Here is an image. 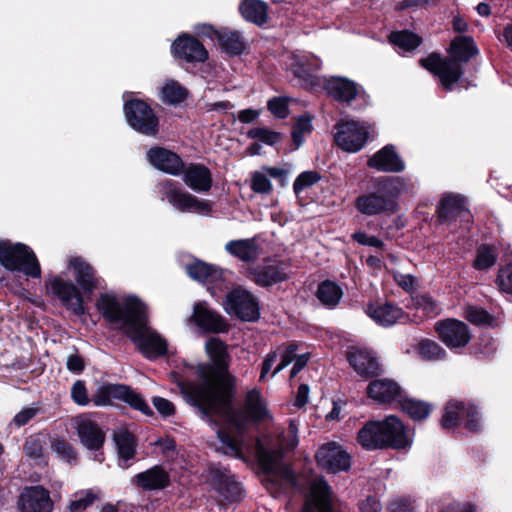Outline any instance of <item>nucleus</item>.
Here are the masks:
<instances>
[{
  "label": "nucleus",
  "mask_w": 512,
  "mask_h": 512,
  "mask_svg": "<svg viewBox=\"0 0 512 512\" xmlns=\"http://www.w3.org/2000/svg\"><path fill=\"white\" fill-rule=\"evenodd\" d=\"M96 308L111 325H117L148 360L167 355L168 342L156 330L148 326L147 306L137 296L129 295L120 302L115 295L103 293Z\"/></svg>",
  "instance_id": "1"
},
{
  "label": "nucleus",
  "mask_w": 512,
  "mask_h": 512,
  "mask_svg": "<svg viewBox=\"0 0 512 512\" xmlns=\"http://www.w3.org/2000/svg\"><path fill=\"white\" fill-rule=\"evenodd\" d=\"M206 352L210 362L197 364V379L178 383L183 399L193 408L207 400L227 405L237 382L236 376L230 372L231 356L223 340L210 338L206 342Z\"/></svg>",
  "instance_id": "2"
},
{
  "label": "nucleus",
  "mask_w": 512,
  "mask_h": 512,
  "mask_svg": "<svg viewBox=\"0 0 512 512\" xmlns=\"http://www.w3.org/2000/svg\"><path fill=\"white\" fill-rule=\"evenodd\" d=\"M447 52L449 57L432 52L427 57L421 58L419 64L439 79L444 90L452 91L454 84L459 82L464 74L461 63L470 61L479 53V50L473 37L456 36L451 40Z\"/></svg>",
  "instance_id": "3"
},
{
  "label": "nucleus",
  "mask_w": 512,
  "mask_h": 512,
  "mask_svg": "<svg viewBox=\"0 0 512 512\" xmlns=\"http://www.w3.org/2000/svg\"><path fill=\"white\" fill-rule=\"evenodd\" d=\"M236 390L237 384L227 405L222 406L212 400H207L195 409L203 419L208 421H213L214 417H224L243 434L247 431L248 424H259L271 417L267 403L257 388L246 393L243 410H236L233 406Z\"/></svg>",
  "instance_id": "4"
},
{
  "label": "nucleus",
  "mask_w": 512,
  "mask_h": 512,
  "mask_svg": "<svg viewBox=\"0 0 512 512\" xmlns=\"http://www.w3.org/2000/svg\"><path fill=\"white\" fill-rule=\"evenodd\" d=\"M370 182L373 191L355 199L356 209L368 216L397 213L400 196L411 187L410 179L401 176L373 177Z\"/></svg>",
  "instance_id": "5"
},
{
  "label": "nucleus",
  "mask_w": 512,
  "mask_h": 512,
  "mask_svg": "<svg viewBox=\"0 0 512 512\" xmlns=\"http://www.w3.org/2000/svg\"><path fill=\"white\" fill-rule=\"evenodd\" d=\"M356 441L366 451L405 450L412 445L405 424L395 415L365 422L357 432Z\"/></svg>",
  "instance_id": "6"
},
{
  "label": "nucleus",
  "mask_w": 512,
  "mask_h": 512,
  "mask_svg": "<svg viewBox=\"0 0 512 512\" xmlns=\"http://www.w3.org/2000/svg\"><path fill=\"white\" fill-rule=\"evenodd\" d=\"M0 265L8 271L22 272L31 278L41 277V266L36 254L24 243L0 239Z\"/></svg>",
  "instance_id": "7"
},
{
  "label": "nucleus",
  "mask_w": 512,
  "mask_h": 512,
  "mask_svg": "<svg viewBox=\"0 0 512 512\" xmlns=\"http://www.w3.org/2000/svg\"><path fill=\"white\" fill-rule=\"evenodd\" d=\"M462 422L464 428L472 433H479L482 429L481 415L478 406L474 403L451 399L444 408L440 419V426L446 432H454Z\"/></svg>",
  "instance_id": "8"
},
{
  "label": "nucleus",
  "mask_w": 512,
  "mask_h": 512,
  "mask_svg": "<svg viewBox=\"0 0 512 512\" xmlns=\"http://www.w3.org/2000/svg\"><path fill=\"white\" fill-rule=\"evenodd\" d=\"M123 113L128 126L135 132L156 137L160 132V117L152 106L140 98L124 101Z\"/></svg>",
  "instance_id": "9"
},
{
  "label": "nucleus",
  "mask_w": 512,
  "mask_h": 512,
  "mask_svg": "<svg viewBox=\"0 0 512 512\" xmlns=\"http://www.w3.org/2000/svg\"><path fill=\"white\" fill-rule=\"evenodd\" d=\"M222 306L228 315L243 322H257L261 315L257 297L242 286L227 292Z\"/></svg>",
  "instance_id": "10"
},
{
  "label": "nucleus",
  "mask_w": 512,
  "mask_h": 512,
  "mask_svg": "<svg viewBox=\"0 0 512 512\" xmlns=\"http://www.w3.org/2000/svg\"><path fill=\"white\" fill-rule=\"evenodd\" d=\"M47 295L57 298L61 304L76 316L86 314L81 290L70 280L59 275H49L45 281Z\"/></svg>",
  "instance_id": "11"
},
{
  "label": "nucleus",
  "mask_w": 512,
  "mask_h": 512,
  "mask_svg": "<svg viewBox=\"0 0 512 512\" xmlns=\"http://www.w3.org/2000/svg\"><path fill=\"white\" fill-rule=\"evenodd\" d=\"M290 260L267 257L262 264L248 270V276L257 286L269 288L289 279Z\"/></svg>",
  "instance_id": "12"
},
{
  "label": "nucleus",
  "mask_w": 512,
  "mask_h": 512,
  "mask_svg": "<svg viewBox=\"0 0 512 512\" xmlns=\"http://www.w3.org/2000/svg\"><path fill=\"white\" fill-rule=\"evenodd\" d=\"M185 269L191 279L206 285L210 294L215 298L228 289L224 270L219 266L195 259L192 263H188Z\"/></svg>",
  "instance_id": "13"
},
{
  "label": "nucleus",
  "mask_w": 512,
  "mask_h": 512,
  "mask_svg": "<svg viewBox=\"0 0 512 512\" xmlns=\"http://www.w3.org/2000/svg\"><path fill=\"white\" fill-rule=\"evenodd\" d=\"M334 129V142L338 148L348 153L359 152L367 143L369 131L358 121L339 120Z\"/></svg>",
  "instance_id": "14"
},
{
  "label": "nucleus",
  "mask_w": 512,
  "mask_h": 512,
  "mask_svg": "<svg viewBox=\"0 0 512 512\" xmlns=\"http://www.w3.org/2000/svg\"><path fill=\"white\" fill-rule=\"evenodd\" d=\"M314 457L317 467L328 474L348 472L352 464V456L335 441L320 445Z\"/></svg>",
  "instance_id": "15"
},
{
  "label": "nucleus",
  "mask_w": 512,
  "mask_h": 512,
  "mask_svg": "<svg viewBox=\"0 0 512 512\" xmlns=\"http://www.w3.org/2000/svg\"><path fill=\"white\" fill-rule=\"evenodd\" d=\"M255 455L262 473L265 475H280L291 484L296 483V475L293 469L281 464L284 456L282 449L267 448L260 439L255 444Z\"/></svg>",
  "instance_id": "16"
},
{
  "label": "nucleus",
  "mask_w": 512,
  "mask_h": 512,
  "mask_svg": "<svg viewBox=\"0 0 512 512\" xmlns=\"http://www.w3.org/2000/svg\"><path fill=\"white\" fill-rule=\"evenodd\" d=\"M434 331L438 339L452 351L466 347L472 338L469 326L455 318L438 320L434 324Z\"/></svg>",
  "instance_id": "17"
},
{
  "label": "nucleus",
  "mask_w": 512,
  "mask_h": 512,
  "mask_svg": "<svg viewBox=\"0 0 512 512\" xmlns=\"http://www.w3.org/2000/svg\"><path fill=\"white\" fill-rule=\"evenodd\" d=\"M164 196L168 202L181 212L207 213L211 211L208 201L199 200L196 196L181 189L179 182L166 179L162 183Z\"/></svg>",
  "instance_id": "18"
},
{
  "label": "nucleus",
  "mask_w": 512,
  "mask_h": 512,
  "mask_svg": "<svg viewBox=\"0 0 512 512\" xmlns=\"http://www.w3.org/2000/svg\"><path fill=\"white\" fill-rule=\"evenodd\" d=\"M189 320L207 334L227 333L230 330L227 319L218 311L209 307L205 301H198L194 304Z\"/></svg>",
  "instance_id": "19"
},
{
  "label": "nucleus",
  "mask_w": 512,
  "mask_h": 512,
  "mask_svg": "<svg viewBox=\"0 0 512 512\" xmlns=\"http://www.w3.org/2000/svg\"><path fill=\"white\" fill-rule=\"evenodd\" d=\"M467 216V224H473V216L466 207V198L459 194H445L436 207V223L439 225H451L458 216Z\"/></svg>",
  "instance_id": "20"
},
{
  "label": "nucleus",
  "mask_w": 512,
  "mask_h": 512,
  "mask_svg": "<svg viewBox=\"0 0 512 512\" xmlns=\"http://www.w3.org/2000/svg\"><path fill=\"white\" fill-rule=\"evenodd\" d=\"M174 58L187 63H204L209 58L208 50L203 43L189 33H181L171 44Z\"/></svg>",
  "instance_id": "21"
},
{
  "label": "nucleus",
  "mask_w": 512,
  "mask_h": 512,
  "mask_svg": "<svg viewBox=\"0 0 512 512\" xmlns=\"http://www.w3.org/2000/svg\"><path fill=\"white\" fill-rule=\"evenodd\" d=\"M346 360L357 375L363 379H373L383 373L376 354L366 348L351 347L347 351Z\"/></svg>",
  "instance_id": "22"
},
{
  "label": "nucleus",
  "mask_w": 512,
  "mask_h": 512,
  "mask_svg": "<svg viewBox=\"0 0 512 512\" xmlns=\"http://www.w3.org/2000/svg\"><path fill=\"white\" fill-rule=\"evenodd\" d=\"M320 68L318 59L303 56L295 57L289 70L303 89L312 91L321 86V79L318 76Z\"/></svg>",
  "instance_id": "23"
},
{
  "label": "nucleus",
  "mask_w": 512,
  "mask_h": 512,
  "mask_svg": "<svg viewBox=\"0 0 512 512\" xmlns=\"http://www.w3.org/2000/svg\"><path fill=\"white\" fill-rule=\"evenodd\" d=\"M146 159L155 169L172 176L181 175L185 165L178 153L162 146L148 149Z\"/></svg>",
  "instance_id": "24"
},
{
  "label": "nucleus",
  "mask_w": 512,
  "mask_h": 512,
  "mask_svg": "<svg viewBox=\"0 0 512 512\" xmlns=\"http://www.w3.org/2000/svg\"><path fill=\"white\" fill-rule=\"evenodd\" d=\"M209 472L212 487L225 501L228 503L241 501V485L228 470L220 467H211Z\"/></svg>",
  "instance_id": "25"
},
{
  "label": "nucleus",
  "mask_w": 512,
  "mask_h": 512,
  "mask_svg": "<svg viewBox=\"0 0 512 512\" xmlns=\"http://www.w3.org/2000/svg\"><path fill=\"white\" fill-rule=\"evenodd\" d=\"M17 505L21 512H52L53 510L49 490L41 485L25 487Z\"/></svg>",
  "instance_id": "26"
},
{
  "label": "nucleus",
  "mask_w": 512,
  "mask_h": 512,
  "mask_svg": "<svg viewBox=\"0 0 512 512\" xmlns=\"http://www.w3.org/2000/svg\"><path fill=\"white\" fill-rule=\"evenodd\" d=\"M68 267L73 270V275L82 294L92 295L100 286V277L95 268L80 256L71 257Z\"/></svg>",
  "instance_id": "27"
},
{
  "label": "nucleus",
  "mask_w": 512,
  "mask_h": 512,
  "mask_svg": "<svg viewBox=\"0 0 512 512\" xmlns=\"http://www.w3.org/2000/svg\"><path fill=\"white\" fill-rule=\"evenodd\" d=\"M301 512H334L331 487L326 480L321 479L311 486Z\"/></svg>",
  "instance_id": "28"
},
{
  "label": "nucleus",
  "mask_w": 512,
  "mask_h": 512,
  "mask_svg": "<svg viewBox=\"0 0 512 512\" xmlns=\"http://www.w3.org/2000/svg\"><path fill=\"white\" fill-rule=\"evenodd\" d=\"M366 394L372 400L380 404H390L402 398V388L393 379L383 378L370 381L366 388Z\"/></svg>",
  "instance_id": "29"
},
{
  "label": "nucleus",
  "mask_w": 512,
  "mask_h": 512,
  "mask_svg": "<svg viewBox=\"0 0 512 512\" xmlns=\"http://www.w3.org/2000/svg\"><path fill=\"white\" fill-rule=\"evenodd\" d=\"M367 166L377 171L389 173H399L405 169L403 160L392 144H387L375 152L367 160Z\"/></svg>",
  "instance_id": "30"
},
{
  "label": "nucleus",
  "mask_w": 512,
  "mask_h": 512,
  "mask_svg": "<svg viewBox=\"0 0 512 512\" xmlns=\"http://www.w3.org/2000/svg\"><path fill=\"white\" fill-rule=\"evenodd\" d=\"M132 483L143 491L163 490L170 486V474L162 465H154L151 468L136 474Z\"/></svg>",
  "instance_id": "31"
},
{
  "label": "nucleus",
  "mask_w": 512,
  "mask_h": 512,
  "mask_svg": "<svg viewBox=\"0 0 512 512\" xmlns=\"http://www.w3.org/2000/svg\"><path fill=\"white\" fill-rule=\"evenodd\" d=\"M183 181L195 192H208L213 186L210 169L202 163H190L183 168Z\"/></svg>",
  "instance_id": "32"
},
{
  "label": "nucleus",
  "mask_w": 512,
  "mask_h": 512,
  "mask_svg": "<svg viewBox=\"0 0 512 512\" xmlns=\"http://www.w3.org/2000/svg\"><path fill=\"white\" fill-rule=\"evenodd\" d=\"M366 313L375 323L383 327H390L406 316L401 307L388 301L369 303Z\"/></svg>",
  "instance_id": "33"
},
{
  "label": "nucleus",
  "mask_w": 512,
  "mask_h": 512,
  "mask_svg": "<svg viewBox=\"0 0 512 512\" xmlns=\"http://www.w3.org/2000/svg\"><path fill=\"white\" fill-rule=\"evenodd\" d=\"M327 95L340 103H350L358 94L357 84L345 77L333 76L322 84Z\"/></svg>",
  "instance_id": "34"
},
{
  "label": "nucleus",
  "mask_w": 512,
  "mask_h": 512,
  "mask_svg": "<svg viewBox=\"0 0 512 512\" xmlns=\"http://www.w3.org/2000/svg\"><path fill=\"white\" fill-rule=\"evenodd\" d=\"M77 435L81 444L90 451L103 449L106 435L100 425L91 419H83L77 423Z\"/></svg>",
  "instance_id": "35"
},
{
  "label": "nucleus",
  "mask_w": 512,
  "mask_h": 512,
  "mask_svg": "<svg viewBox=\"0 0 512 512\" xmlns=\"http://www.w3.org/2000/svg\"><path fill=\"white\" fill-rule=\"evenodd\" d=\"M114 442L119 457V466L127 469L131 465L129 461L134 459L137 453V438L130 431L123 430L114 434Z\"/></svg>",
  "instance_id": "36"
},
{
  "label": "nucleus",
  "mask_w": 512,
  "mask_h": 512,
  "mask_svg": "<svg viewBox=\"0 0 512 512\" xmlns=\"http://www.w3.org/2000/svg\"><path fill=\"white\" fill-rule=\"evenodd\" d=\"M225 250L245 263L254 262L259 256V245L255 238L231 240L226 243Z\"/></svg>",
  "instance_id": "37"
},
{
  "label": "nucleus",
  "mask_w": 512,
  "mask_h": 512,
  "mask_svg": "<svg viewBox=\"0 0 512 512\" xmlns=\"http://www.w3.org/2000/svg\"><path fill=\"white\" fill-rule=\"evenodd\" d=\"M217 43L221 51L229 57L240 56L246 50V42L241 32L227 27L221 28Z\"/></svg>",
  "instance_id": "38"
},
{
  "label": "nucleus",
  "mask_w": 512,
  "mask_h": 512,
  "mask_svg": "<svg viewBox=\"0 0 512 512\" xmlns=\"http://www.w3.org/2000/svg\"><path fill=\"white\" fill-rule=\"evenodd\" d=\"M239 12L246 21L258 26H262L268 21V5L262 0L241 1Z\"/></svg>",
  "instance_id": "39"
},
{
  "label": "nucleus",
  "mask_w": 512,
  "mask_h": 512,
  "mask_svg": "<svg viewBox=\"0 0 512 512\" xmlns=\"http://www.w3.org/2000/svg\"><path fill=\"white\" fill-rule=\"evenodd\" d=\"M401 411L409 416L413 421L420 422L427 419L432 410V404L424 401L415 399L412 397H403L399 400Z\"/></svg>",
  "instance_id": "40"
},
{
  "label": "nucleus",
  "mask_w": 512,
  "mask_h": 512,
  "mask_svg": "<svg viewBox=\"0 0 512 512\" xmlns=\"http://www.w3.org/2000/svg\"><path fill=\"white\" fill-rule=\"evenodd\" d=\"M498 259V248L494 244L482 243L476 249L472 267L477 271H486L493 267Z\"/></svg>",
  "instance_id": "41"
},
{
  "label": "nucleus",
  "mask_w": 512,
  "mask_h": 512,
  "mask_svg": "<svg viewBox=\"0 0 512 512\" xmlns=\"http://www.w3.org/2000/svg\"><path fill=\"white\" fill-rule=\"evenodd\" d=\"M342 296L343 291L341 287L331 280L322 281L316 291L318 300L328 308L337 306Z\"/></svg>",
  "instance_id": "42"
},
{
  "label": "nucleus",
  "mask_w": 512,
  "mask_h": 512,
  "mask_svg": "<svg viewBox=\"0 0 512 512\" xmlns=\"http://www.w3.org/2000/svg\"><path fill=\"white\" fill-rule=\"evenodd\" d=\"M125 384L104 383L100 385L92 395V402L95 406H107L112 399L120 400Z\"/></svg>",
  "instance_id": "43"
},
{
  "label": "nucleus",
  "mask_w": 512,
  "mask_h": 512,
  "mask_svg": "<svg viewBox=\"0 0 512 512\" xmlns=\"http://www.w3.org/2000/svg\"><path fill=\"white\" fill-rule=\"evenodd\" d=\"M189 96V91L176 80L167 81L161 89V99L168 105L177 106Z\"/></svg>",
  "instance_id": "44"
},
{
  "label": "nucleus",
  "mask_w": 512,
  "mask_h": 512,
  "mask_svg": "<svg viewBox=\"0 0 512 512\" xmlns=\"http://www.w3.org/2000/svg\"><path fill=\"white\" fill-rule=\"evenodd\" d=\"M388 40L391 44L406 52L414 51L423 41L421 36L407 29L391 32Z\"/></svg>",
  "instance_id": "45"
},
{
  "label": "nucleus",
  "mask_w": 512,
  "mask_h": 512,
  "mask_svg": "<svg viewBox=\"0 0 512 512\" xmlns=\"http://www.w3.org/2000/svg\"><path fill=\"white\" fill-rule=\"evenodd\" d=\"M120 401H123L131 409L139 411L147 417L154 416V411L151 409L143 395L132 389L129 385H124Z\"/></svg>",
  "instance_id": "46"
},
{
  "label": "nucleus",
  "mask_w": 512,
  "mask_h": 512,
  "mask_svg": "<svg viewBox=\"0 0 512 512\" xmlns=\"http://www.w3.org/2000/svg\"><path fill=\"white\" fill-rule=\"evenodd\" d=\"M46 436L42 433L31 434L25 439L23 453L29 459L37 461L45 459Z\"/></svg>",
  "instance_id": "47"
},
{
  "label": "nucleus",
  "mask_w": 512,
  "mask_h": 512,
  "mask_svg": "<svg viewBox=\"0 0 512 512\" xmlns=\"http://www.w3.org/2000/svg\"><path fill=\"white\" fill-rule=\"evenodd\" d=\"M312 130V116L307 113L299 116L291 131L293 150H297L304 143V135L311 133Z\"/></svg>",
  "instance_id": "48"
},
{
  "label": "nucleus",
  "mask_w": 512,
  "mask_h": 512,
  "mask_svg": "<svg viewBox=\"0 0 512 512\" xmlns=\"http://www.w3.org/2000/svg\"><path fill=\"white\" fill-rule=\"evenodd\" d=\"M418 353L422 359L428 361L444 360L447 357L446 350L436 341L424 338L418 344Z\"/></svg>",
  "instance_id": "49"
},
{
  "label": "nucleus",
  "mask_w": 512,
  "mask_h": 512,
  "mask_svg": "<svg viewBox=\"0 0 512 512\" xmlns=\"http://www.w3.org/2000/svg\"><path fill=\"white\" fill-rule=\"evenodd\" d=\"M52 450L58 457L69 464H76L78 461V453L73 445L65 438H55L51 442Z\"/></svg>",
  "instance_id": "50"
},
{
  "label": "nucleus",
  "mask_w": 512,
  "mask_h": 512,
  "mask_svg": "<svg viewBox=\"0 0 512 512\" xmlns=\"http://www.w3.org/2000/svg\"><path fill=\"white\" fill-rule=\"evenodd\" d=\"M322 175L317 170H306L301 172L293 183L294 194L298 197L302 191L318 183Z\"/></svg>",
  "instance_id": "51"
},
{
  "label": "nucleus",
  "mask_w": 512,
  "mask_h": 512,
  "mask_svg": "<svg viewBox=\"0 0 512 512\" xmlns=\"http://www.w3.org/2000/svg\"><path fill=\"white\" fill-rule=\"evenodd\" d=\"M247 137L253 140L257 139L269 146H274L282 140V134L280 132L270 130L266 127L251 128L247 132Z\"/></svg>",
  "instance_id": "52"
},
{
  "label": "nucleus",
  "mask_w": 512,
  "mask_h": 512,
  "mask_svg": "<svg viewBox=\"0 0 512 512\" xmlns=\"http://www.w3.org/2000/svg\"><path fill=\"white\" fill-rule=\"evenodd\" d=\"M465 318L474 325H491L494 321L493 316L484 308L477 306H468L465 309Z\"/></svg>",
  "instance_id": "53"
},
{
  "label": "nucleus",
  "mask_w": 512,
  "mask_h": 512,
  "mask_svg": "<svg viewBox=\"0 0 512 512\" xmlns=\"http://www.w3.org/2000/svg\"><path fill=\"white\" fill-rule=\"evenodd\" d=\"M268 110L277 118L285 119L289 114L288 99L286 97H273L267 102Z\"/></svg>",
  "instance_id": "54"
},
{
  "label": "nucleus",
  "mask_w": 512,
  "mask_h": 512,
  "mask_svg": "<svg viewBox=\"0 0 512 512\" xmlns=\"http://www.w3.org/2000/svg\"><path fill=\"white\" fill-rule=\"evenodd\" d=\"M250 187L253 192L258 194H269L273 190L271 181L265 174L259 171L252 174Z\"/></svg>",
  "instance_id": "55"
},
{
  "label": "nucleus",
  "mask_w": 512,
  "mask_h": 512,
  "mask_svg": "<svg viewBox=\"0 0 512 512\" xmlns=\"http://www.w3.org/2000/svg\"><path fill=\"white\" fill-rule=\"evenodd\" d=\"M496 283L501 291L512 294V263L499 269Z\"/></svg>",
  "instance_id": "56"
},
{
  "label": "nucleus",
  "mask_w": 512,
  "mask_h": 512,
  "mask_svg": "<svg viewBox=\"0 0 512 512\" xmlns=\"http://www.w3.org/2000/svg\"><path fill=\"white\" fill-rule=\"evenodd\" d=\"M71 397L73 401L80 406H85L92 402L91 398L88 397L85 382L82 380H77L73 384L71 389Z\"/></svg>",
  "instance_id": "57"
},
{
  "label": "nucleus",
  "mask_w": 512,
  "mask_h": 512,
  "mask_svg": "<svg viewBox=\"0 0 512 512\" xmlns=\"http://www.w3.org/2000/svg\"><path fill=\"white\" fill-rule=\"evenodd\" d=\"M351 238L360 245L370 246L378 249H383L385 244L378 237L369 236L366 232L356 231L351 235Z\"/></svg>",
  "instance_id": "58"
},
{
  "label": "nucleus",
  "mask_w": 512,
  "mask_h": 512,
  "mask_svg": "<svg viewBox=\"0 0 512 512\" xmlns=\"http://www.w3.org/2000/svg\"><path fill=\"white\" fill-rule=\"evenodd\" d=\"M217 434L220 442L225 445L232 454H241V443L234 435H232L229 431L222 429H220Z\"/></svg>",
  "instance_id": "59"
},
{
  "label": "nucleus",
  "mask_w": 512,
  "mask_h": 512,
  "mask_svg": "<svg viewBox=\"0 0 512 512\" xmlns=\"http://www.w3.org/2000/svg\"><path fill=\"white\" fill-rule=\"evenodd\" d=\"M298 348L299 347L296 342H292L286 347V349L283 351L281 355L280 363L276 366L272 373L273 376L282 371L292 361H294V358H296V351L298 350Z\"/></svg>",
  "instance_id": "60"
},
{
  "label": "nucleus",
  "mask_w": 512,
  "mask_h": 512,
  "mask_svg": "<svg viewBox=\"0 0 512 512\" xmlns=\"http://www.w3.org/2000/svg\"><path fill=\"white\" fill-rule=\"evenodd\" d=\"M152 403L158 413L164 418L171 417L176 413L175 405L166 398L155 396L152 399Z\"/></svg>",
  "instance_id": "61"
},
{
  "label": "nucleus",
  "mask_w": 512,
  "mask_h": 512,
  "mask_svg": "<svg viewBox=\"0 0 512 512\" xmlns=\"http://www.w3.org/2000/svg\"><path fill=\"white\" fill-rule=\"evenodd\" d=\"M416 309H422L426 314H432L436 311V301L429 294L417 295L413 298Z\"/></svg>",
  "instance_id": "62"
},
{
  "label": "nucleus",
  "mask_w": 512,
  "mask_h": 512,
  "mask_svg": "<svg viewBox=\"0 0 512 512\" xmlns=\"http://www.w3.org/2000/svg\"><path fill=\"white\" fill-rule=\"evenodd\" d=\"M96 498V494L89 490L86 492L84 497L72 501L69 505V510L71 512H83L94 503Z\"/></svg>",
  "instance_id": "63"
},
{
  "label": "nucleus",
  "mask_w": 512,
  "mask_h": 512,
  "mask_svg": "<svg viewBox=\"0 0 512 512\" xmlns=\"http://www.w3.org/2000/svg\"><path fill=\"white\" fill-rule=\"evenodd\" d=\"M360 512H381L382 504L374 495H368L364 499H360L357 503Z\"/></svg>",
  "instance_id": "64"
}]
</instances>
